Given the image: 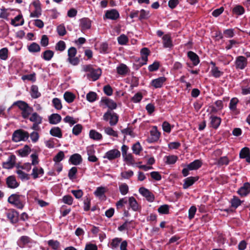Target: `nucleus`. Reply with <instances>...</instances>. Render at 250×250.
I'll use <instances>...</instances> for the list:
<instances>
[{
    "instance_id": "9b49d317",
    "label": "nucleus",
    "mask_w": 250,
    "mask_h": 250,
    "mask_svg": "<svg viewBox=\"0 0 250 250\" xmlns=\"http://www.w3.org/2000/svg\"><path fill=\"white\" fill-rule=\"evenodd\" d=\"M238 103L239 100L236 97L232 98L230 101L229 107L233 115H237L240 113V110L237 107Z\"/></svg>"
},
{
    "instance_id": "bf43d9fd",
    "label": "nucleus",
    "mask_w": 250,
    "mask_h": 250,
    "mask_svg": "<svg viewBox=\"0 0 250 250\" xmlns=\"http://www.w3.org/2000/svg\"><path fill=\"white\" fill-rule=\"evenodd\" d=\"M47 243L54 250H58L60 247V243L57 240H50L48 241Z\"/></svg>"
},
{
    "instance_id": "4c0bfd02",
    "label": "nucleus",
    "mask_w": 250,
    "mask_h": 250,
    "mask_svg": "<svg viewBox=\"0 0 250 250\" xmlns=\"http://www.w3.org/2000/svg\"><path fill=\"white\" fill-rule=\"evenodd\" d=\"M24 23V20L21 15H19L12 19L11 24L15 26L22 25Z\"/></svg>"
},
{
    "instance_id": "dca6fc26",
    "label": "nucleus",
    "mask_w": 250,
    "mask_h": 250,
    "mask_svg": "<svg viewBox=\"0 0 250 250\" xmlns=\"http://www.w3.org/2000/svg\"><path fill=\"white\" fill-rule=\"evenodd\" d=\"M6 184L7 187L11 189L16 188L20 185L19 183L17 181L15 176L13 175L9 176L6 178Z\"/></svg>"
},
{
    "instance_id": "0e129e2a",
    "label": "nucleus",
    "mask_w": 250,
    "mask_h": 250,
    "mask_svg": "<svg viewBox=\"0 0 250 250\" xmlns=\"http://www.w3.org/2000/svg\"><path fill=\"white\" fill-rule=\"evenodd\" d=\"M133 152L136 155L140 154V152L142 150V146L139 142H137L134 144L132 147Z\"/></svg>"
},
{
    "instance_id": "680f3d73",
    "label": "nucleus",
    "mask_w": 250,
    "mask_h": 250,
    "mask_svg": "<svg viewBox=\"0 0 250 250\" xmlns=\"http://www.w3.org/2000/svg\"><path fill=\"white\" fill-rule=\"evenodd\" d=\"M169 210V207L167 205H162L158 208V211L160 214H168Z\"/></svg>"
},
{
    "instance_id": "09e8293b",
    "label": "nucleus",
    "mask_w": 250,
    "mask_h": 250,
    "mask_svg": "<svg viewBox=\"0 0 250 250\" xmlns=\"http://www.w3.org/2000/svg\"><path fill=\"white\" fill-rule=\"evenodd\" d=\"M119 190L122 195H125L129 192L128 186L126 183H122L119 185Z\"/></svg>"
},
{
    "instance_id": "0eeeda50",
    "label": "nucleus",
    "mask_w": 250,
    "mask_h": 250,
    "mask_svg": "<svg viewBox=\"0 0 250 250\" xmlns=\"http://www.w3.org/2000/svg\"><path fill=\"white\" fill-rule=\"evenodd\" d=\"M77 49L74 47H71L68 50L67 61L73 65H77L80 62V60L76 57Z\"/></svg>"
},
{
    "instance_id": "393cba45",
    "label": "nucleus",
    "mask_w": 250,
    "mask_h": 250,
    "mask_svg": "<svg viewBox=\"0 0 250 250\" xmlns=\"http://www.w3.org/2000/svg\"><path fill=\"white\" fill-rule=\"evenodd\" d=\"M62 117L57 113H53L48 117L49 123L51 125H56L61 122Z\"/></svg>"
},
{
    "instance_id": "3c124183",
    "label": "nucleus",
    "mask_w": 250,
    "mask_h": 250,
    "mask_svg": "<svg viewBox=\"0 0 250 250\" xmlns=\"http://www.w3.org/2000/svg\"><path fill=\"white\" fill-rule=\"evenodd\" d=\"M117 41L120 45H126L128 42V38L125 35L123 34L117 38Z\"/></svg>"
},
{
    "instance_id": "f03ea898",
    "label": "nucleus",
    "mask_w": 250,
    "mask_h": 250,
    "mask_svg": "<svg viewBox=\"0 0 250 250\" xmlns=\"http://www.w3.org/2000/svg\"><path fill=\"white\" fill-rule=\"evenodd\" d=\"M12 105H17L19 107L21 111V116L24 119H28L33 110L32 107H30L27 103L23 101H16L13 103Z\"/></svg>"
},
{
    "instance_id": "13d9d810",
    "label": "nucleus",
    "mask_w": 250,
    "mask_h": 250,
    "mask_svg": "<svg viewBox=\"0 0 250 250\" xmlns=\"http://www.w3.org/2000/svg\"><path fill=\"white\" fill-rule=\"evenodd\" d=\"M134 175V172L131 170L124 171L121 173V176L122 179H128Z\"/></svg>"
},
{
    "instance_id": "a211bd4d",
    "label": "nucleus",
    "mask_w": 250,
    "mask_h": 250,
    "mask_svg": "<svg viewBox=\"0 0 250 250\" xmlns=\"http://www.w3.org/2000/svg\"><path fill=\"white\" fill-rule=\"evenodd\" d=\"M119 16L120 14L118 11L116 9H113L106 11L104 18L112 20H116L119 18Z\"/></svg>"
},
{
    "instance_id": "4468645a",
    "label": "nucleus",
    "mask_w": 250,
    "mask_h": 250,
    "mask_svg": "<svg viewBox=\"0 0 250 250\" xmlns=\"http://www.w3.org/2000/svg\"><path fill=\"white\" fill-rule=\"evenodd\" d=\"M16 162V157L15 155H10L7 161L2 163V167L5 169H11L14 167Z\"/></svg>"
},
{
    "instance_id": "7ed1b4c3",
    "label": "nucleus",
    "mask_w": 250,
    "mask_h": 250,
    "mask_svg": "<svg viewBox=\"0 0 250 250\" xmlns=\"http://www.w3.org/2000/svg\"><path fill=\"white\" fill-rule=\"evenodd\" d=\"M83 70L86 72H88L86 76L88 79H91L93 81L97 80L102 74V70L100 68L94 69L91 64L84 65Z\"/></svg>"
},
{
    "instance_id": "a18cd8bd",
    "label": "nucleus",
    "mask_w": 250,
    "mask_h": 250,
    "mask_svg": "<svg viewBox=\"0 0 250 250\" xmlns=\"http://www.w3.org/2000/svg\"><path fill=\"white\" fill-rule=\"evenodd\" d=\"M30 242V238L27 236H22L20 237L18 241L19 246L23 247L25 245Z\"/></svg>"
},
{
    "instance_id": "473e14b6",
    "label": "nucleus",
    "mask_w": 250,
    "mask_h": 250,
    "mask_svg": "<svg viewBox=\"0 0 250 250\" xmlns=\"http://www.w3.org/2000/svg\"><path fill=\"white\" fill-rule=\"evenodd\" d=\"M54 55V52L53 51L51 50H46L42 53L41 57L46 61H49L52 59Z\"/></svg>"
},
{
    "instance_id": "2eb2a0df",
    "label": "nucleus",
    "mask_w": 250,
    "mask_h": 250,
    "mask_svg": "<svg viewBox=\"0 0 250 250\" xmlns=\"http://www.w3.org/2000/svg\"><path fill=\"white\" fill-rule=\"evenodd\" d=\"M92 21L88 18H83L80 20V27L82 32L91 28Z\"/></svg>"
},
{
    "instance_id": "37998d69",
    "label": "nucleus",
    "mask_w": 250,
    "mask_h": 250,
    "mask_svg": "<svg viewBox=\"0 0 250 250\" xmlns=\"http://www.w3.org/2000/svg\"><path fill=\"white\" fill-rule=\"evenodd\" d=\"M30 151V148L27 145H25L22 148L18 150L17 152L21 157H26L29 154Z\"/></svg>"
},
{
    "instance_id": "49530a36",
    "label": "nucleus",
    "mask_w": 250,
    "mask_h": 250,
    "mask_svg": "<svg viewBox=\"0 0 250 250\" xmlns=\"http://www.w3.org/2000/svg\"><path fill=\"white\" fill-rule=\"evenodd\" d=\"M122 239L121 238H114L113 239H112L110 243V247L112 249H117L118 246H119V244L122 243Z\"/></svg>"
},
{
    "instance_id": "58836bf2",
    "label": "nucleus",
    "mask_w": 250,
    "mask_h": 250,
    "mask_svg": "<svg viewBox=\"0 0 250 250\" xmlns=\"http://www.w3.org/2000/svg\"><path fill=\"white\" fill-rule=\"evenodd\" d=\"M63 98L67 103H71L75 99L76 96L73 93L66 91L63 94Z\"/></svg>"
},
{
    "instance_id": "052dcab7",
    "label": "nucleus",
    "mask_w": 250,
    "mask_h": 250,
    "mask_svg": "<svg viewBox=\"0 0 250 250\" xmlns=\"http://www.w3.org/2000/svg\"><path fill=\"white\" fill-rule=\"evenodd\" d=\"M52 104L57 110H61L62 107L61 101L59 98H54L52 100Z\"/></svg>"
},
{
    "instance_id": "e2e57ef3",
    "label": "nucleus",
    "mask_w": 250,
    "mask_h": 250,
    "mask_svg": "<svg viewBox=\"0 0 250 250\" xmlns=\"http://www.w3.org/2000/svg\"><path fill=\"white\" fill-rule=\"evenodd\" d=\"M229 160L227 156L220 157L217 161V164L220 166L229 165Z\"/></svg>"
},
{
    "instance_id": "c03bdc74",
    "label": "nucleus",
    "mask_w": 250,
    "mask_h": 250,
    "mask_svg": "<svg viewBox=\"0 0 250 250\" xmlns=\"http://www.w3.org/2000/svg\"><path fill=\"white\" fill-rule=\"evenodd\" d=\"M99 52L102 54H107L110 52L108 44L106 42H104L100 44Z\"/></svg>"
},
{
    "instance_id": "aec40b11",
    "label": "nucleus",
    "mask_w": 250,
    "mask_h": 250,
    "mask_svg": "<svg viewBox=\"0 0 250 250\" xmlns=\"http://www.w3.org/2000/svg\"><path fill=\"white\" fill-rule=\"evenodd\" d=\"M141 59L142 62H141V65H145L147 63L148 61V56L150 54V50L146 47L143 48L140 51Z\"/></svg>"
},
{
    "instance_id": "72a5a7b5",
    "label": "nucleus",
    "mask_w": 250,
    "mask_h": 250,
    "mask_svg": "<svg viewBox=\"0 0 250 250\" xmlns=\"http://www.w3.org/2000/svg\"><path fill=\"white\" fill-rule=\"evenodd\" d=\"M210 119L211 126L214 128H218L221 124V119L217 116H211Z\"/></svg>"
},
{
    "instance_id": "c85d7f7f",
    "label": "nucleus",
    "mask_w": 250,
    "mask_h": 250,
    "mask_svg": "<svg viewBox=\"0 0 250 250\" xmlns=\"http://www.w3.org/2000/svg\"><path fill=\"white\" fill-rule=\"evenodd\" d=\"M188 56L192 62L194 66L197 65L200 62V60L198 56L194 52L190 51L188 53Z\"/></svg>"
},
{
    "instance_id": "2f4dec72",
    "label": "nucleus",
    "mask_w": 250,
    "mask_h": 250,
    "mask_svg": "<svg viewBox=\"0 0 250 250\" xmlns=\"http://www.w3.org/2000/svg\"><path fill=\"white\" fill-rule=\"evenodd\" d=\"M30 95L33 99H37L41 97V93L39 91L38 86L36 85H32L30 88Z\"/></svg>"
},
{
    "instance_id": "f704fd0d",
    "label": "nucleus",
    "mask_w": 250,
    "mask_h": 250,
    "mask_svg": "<svg viewBox=\"0 0 250 250\" xmlns=\"http://www.w3.org/2000/svg\"><path fill=\"white\" fill-rule=\"evenodd\" d=\"M50 134L53 136L61 138L62 134L61 128L59 127L55 126L52 127L50 130Z\"/></svg>"
},
{
    "instance_id": "6e6d98bb",
    "label": "nucleus",
    "mask_w": 250,
    "mask_h": 250,
    "mask_svg": "<svg viewBox=\"0 0 250 250\" xmlns=\"http://www.w3.org/2000/svg\"><path fill=\"white\" fill-rule=\"evenodd\" d=\"M66 48V44L63 41H59L55 45V50L60 52L63 51Z\"/></svg>"
},
{
    "instance_id": "a878e982",
    "label": "nucleus",
    "mask_w": 250,
    "mask_h": 250,
    "mask_svg": "<svg viewBox=\"0 0 250 250\" xmlns=\"http://www.w3.org/2000/svg\"><path fill=\"white\" fill-rule=\"evenodd\" d=\"M250 192V184L245 183L238 191V193L242 196H246Z\"/></svg>"
},
{
    "instance_id": "b1692460",
    "label": "nucleus",
    "mask_w": 250,
    "mask_h": 250,
    "mask_svg": "<svg viewBox=\"0 0 250 250\" xmlns=\"http://www.w3.org/2000/svg\"><path fill=\"white\" fill-rule=\"evenodd\" d=\"M83 159L81 155L75 153L72 155L69 159V162L74 165H79L82 162Z\"/></svg>"
},
{
    "instance_id": "6ab92c4d",
    "label": "nucleus",
    "mask_w": 250,
    "mask_h": 250,
    "mask_svg": "<svg viewBox=\"0 0 250 250\" xmlns=\"http://www.w3.org/2000/svg\"><path fill=\"white\" fill-rule=\"evenodd\" d=\"M139 191L140 193L145 197L147 201L149 202H153L154 200V196L151 193L148 189L144 187H141Z\"/></svg>"
},
{
    "instance_id": "5701e85b",
    "label": "nucleus",
    "mask_w": 250,
    "mask_h": 250,
    "mask_svg": "<svg viewBox=\"0 0 250 250\" xmlns=\"http://www.w3.org/2000/svg\"><path fill=\"white\" fill-rule=\"evenodd\" d=\"M128 202L129 206L133 211H137L141 208L140 206L134 197H129L128 199Z\"/></svg>"
},
{
    "instance_id": "ddd939ff",
    "label": "nucleus",
    "mask_w": 250,
    "mask_h": 250,
    "mask_svg": "<svg viewBox=\"0 0 250 250\" xmlns=\"http://www.w3.org/2000/svg\"><path fill=\"white\" fill-rule=\"evenodd\" d=\"M167 81L165 77H160L157 79L152 80L150 82V85L154 88H160L163 86Z\"/></svg>"
},
{
    "instance_id": "412c9836",
    "label": "nucleus",
    "mask_w": 250,
    "mask_h": 250,
    "mask_svg": "<svg viewBox=\"0 0 250 250\" xmlns=\"http://www.w3.org/2000/svg\"><path fill=\"white\" fill-rule=\"evenodd\" d=\"M239 157L241 159H245L246 161L250 163V149L247 147L242 148L239 153Z\"/></svg>"
},
{
    "instance_id": "1a4fd4ad",
    "label": "nucleus",
    "mask_w": 250,
    "mask_h": 250,
    "mask_svg": "<svg viewBox=\"0 0 250 250\" xmlns=\"http://www.w3.org/2000/svg\"><path fill=\"white\" fill-rule=\"evenodd\" d=\"M100 106L103 108L108 107L109 110H112L117 108L116 103L112 100L108 98H103L100 101Z\"/></svg>"
},
{
    "instance_id": "423d86ee",
    "label": "nucleus",
    "mask_w": 250,
    "mask_h": 250,
    "mask_svg": "<svg viewBox=\"0 0 250 250\" xmlns=\"http://www.w3.org/2000/svg\"><path fill=\"white\" fill-rule=\"evenodd\" d=\"M28 132L22 129L15 131L12 135V140L15 142L26 141L29 138Z\"/></svg>"
},
{
    "instance_id": "4be33fe9",
    "label": "nucleus",
    "mask_w": 250,
    "mask_h": 250,
    "mask_svg": "<svg viewBox=\"0 0 250 250\" xmlns=\"http://www.w3.org/2000/svg\"><path fill=\"white\" fill-rule=\"evenodd\" d=\"M163 44L164 48H171L173 46L170 34H167L162 37Z\"/></svg>"
},
{
    "instance_id": "7c9ffc66",
    "label": "nucleus",
    "mask_w": 250,
    "mask_h": 250,
    "mask_svg": "<svg viewBox=\"0 0 250 250\" xmlns=\"http://www.w3.org/2000/svg\"><path fill=\"white\" fill-rule=\"evenodd\" d=\"M116 70L117 73L122 76L125 75L129 71L128 67L124 63H121L118 66Z\"/></svg>"
},
{
    "instance_id": "ea45409f",
    "label": "nucleus",
    "mask_w": 250,
    "mask_h": 250,
    "mask_svg": "<svg viewBox=\"0 0 250 250\" xmlns=\"http://www.w3.org/2000/svg\"><path fill=\"white\" fill-rule=\"evenodd\" d=\"M28 50L31 53H37L41 51L40 45L36 42H32L28 46Z\"/></svg>"
},
{
    "instance_id": "5fc2aeb1",
    "label": "nucleus",
    "mask_w": 250,
    "mask_h": 250,
    "mask_svg": "<svg viewBox=\"0 0 250 250\" xmlns=\"http://www.w3.org/2000/svg\"><path fill=\"white\" fill-rule=\"evenodd\" d=\"M104 132L109 136H111L115 137H117L118 134L117 131L114 130L111 127H105L104 128Z\"/></svg>"
},
{
    "instance_id": "c9c22d12",
    "label": "nucleus",
    "mask_w": 250,
    "mask_h": 250,
    "mask_svg": "<svg viewBox=\"0 0 250 250\" xmlns=\"http://www.w3.org/2000/svg\"><path fill=\"white\" fill-rule=\"evenodd\" d=\"M89 135L90 138L94 140L100 141L103 138L102 134L94 129L90 130Z\"/></svg>"
},
{
    "instance_id": "20e7f679",
    "label": "nucleus",
    "mask_w": 250,
    "mask_h": 250,
    "mask_svg": "<svg viewBox=\"0 0 250 250\" xmlns=\"http://www.w3.org/2000/svg\"><path fill=\"white\" fill-rule=\"evenodd\" d=\"M103 119L104 121L108 122L110 126H114L118 122L119 116L113 111L107 110L104 113Z\"/></svg>"
},
{
    "instance_id": "338daca9",
    "label": "nucleus",
    "mask_w": 250,
    "mask_h": 250,
    "mask_svg": "<svg viewBox=\"0 0 250 250\" xmlns=\"http://www.w3.org/2000/svg\"><path fill=\"white\" fill-rule=\"evenodd\" d=\"M128 202V200L126 197L120 199L116 204L117 208L119 209L122 208L125 204Z\"/></svg>"
},
{
    "instance_id": "774afa93",
    "label": "nucleus",
    "mask_w": 250,
    "mask_h": 250,
    "mask_svg": "<svg viewBox=\"0 0 250 250\" xmlns=\"http://www.w3.org/2000/svg\"><path fill=\"white\" fill-rule=\"evenodd\" d=\"M64 158V154L63 151H60L54 157L53 161L56 163H60Z\"/></svg>"
},
{
    "instance_id": "603ef678",
    "label": "nucleus",
    "mask_w": 250,
    "mask_h": 250,
    "mask_svg": "<svg viewBox=\"0 0 250 250\" xmlns=\"http://www.w3.org/2000/svg\"><path fill=\"white\" fill-rule=\"evenodd\" d=\"M210 73L216 78L220 77L223 74V72L220 71L218 67H211Z\"/></svg>"
},
{
    "instance_id": "9d476101",
    "label": "nucleus",
    "mask_w": 250,
    "mask_h": 250,
    "mask_svg": "<svg viewBox=\"0 0 250 250\" xmlns=\"http://www.w3.org/2000/svg\"><path fill=\"white\" fill-rule=\"evenodd\" d=\"M234 64L236 69H244L248 64L247 58L243 56H239L237 57L235 59Z\"/></svg>"
},
{
    "instance_id": "f257e3e1",
    "label": "nucleus",
    "mask_w": 250,
    "mask_h": 250,
    "mask_svg": "<svg viewBox=\"0 0 250 250\" xmlns=\"http://www.w3.org/2000/svg\"><path fill=\"white\" fill-rule=\"evenodd\" d=\"M7 201L16 208L22 209L26 203V197L25 195L17 193L11 194L8 197Z\"/></svg>"
},
{
    "instance_id": "de8ad7c7",
    "label": "nucleus",
    "mask_w": 250,
    "mask_h": 250,
    "mask_svg": "<svg viewBox=\"0 0 250 250\" xmlns=\"http://www.w3.org/2000/svg\"><path fill=\"white\" fill-rule=\"evenodd\" d=\"M124 160L128 166H133L135 164V160L132 155L130 153L126 154L123 156Z\"/></svg>"
},
{
    "instance_id": "e433bc0d",
    "label": "nucleus",
    "mask_w": 250,
    "mask_h": 250,
    "mask_svg": "<svg viewBox=\"0 0 250 250\" xmlns=\"http://www.w3.org/2000/svg\"><path fill=\"white\" fill-rule=\"evenodd\" d=\"M202 165V162L200 160H195L188 165L190 170H196L200 168Z\"/></svg>"
},
{
    "instance_id": "a19ab883",
    "label": "nucleus",
    "mask_w": 250,
    "mask_h": 250,
    "mask_svg": "<svg viewBox=\"0 0 250 250\" xmlns=\"http://www.w3.org/2000/svg\"><path fill=\"white\" fill-rule=\"evenodd\" d=\"M245 11L244 8L240 5H236L232 10V13L237 16L243 15L245 13Z\"/></svg>"
},
{
    "instance_id": "c756f323",
    "label": "nucleus",
    "mask_w": 250,
    "mask_h": 250,
    "mask_svg": "<svg viewBox=\"0 0 250 250\" xmlns=\"http://www.w3.org/2000/svg\"><path fill=\"white\" fill-rule=\"evenodd\" d=\"M43 174L44 170L42 168L35 167L32 169L31 175L34 179H36L41 176H42Z\"/></svg>"
},
{
    "instance_id": "cd10ccee",
    "label": "nucleus",
    "mask_w": 250,
    "mask_h": 250,
    "mask_svg": "<svg viewBox=\"0 0 250 250\" xmlns=\"http://www.w3.org/2000/svg\"><path fill=\"white\" fill-rule=\"evenodd\" d=\"M18 215L17 211H15L14 209H12L6 214L7 217L13 224L16 223L18 222Z\"/></svg>"
},
{
    "instance_id": "f3484780",
    "label": "nucleus",
    "mask_w": 250,
    "mask_h": 250,
    "mask_svg": "<svg viewBox=\"0 0 250 250\" xmlns=\"http://www.w3.org/2000/svg\"><path fill=\"white\" fill-rule=\"evenodd\" d=\"M150 135L149 139L150 142H155L159 139L161 133L158 130L156 126H153L150 131Z\"/></svg>"
},
{
    "instance_id": "39448f33",
    "label": "nucleus",
    "mask_w": 250,
    "mask_h": 250,
    "mask_svg": "<svg viewBox=\"0 0 250 250\" xmlns=\"http://www.w3.org/2000/svg\"><path fill=\"white\" fill-rule=\"evenodd\" d=\"M30 122L33 123L31 129L35 131H39L41 128L39 125L41 124L42 122V117L37 112H33L30 117L29 118Z\"/></svg>"
},
{
    "instance_id": "69168bd1",
    "label": "nucleus",
    "mask_w": 250,
    "mask_h": 250,
    "mask_svg": "<svg viewBox=\"0 0 250 250\" xmlns=\"http://www.w3.org/2000/svg\"><path fill=\"white\" fill-rule=\"evenodd\" d=\"M241 201L236 196H233V198L231 200V207L237 208L241 204Z\"/></svg>"
},
{
    "instance_id": "6e6552de",
    "label": "nucleus",
    "mask_w": 250,
    "mask_h": 250,
    "mask_svg": "<svg viewBox=\"0 0 250 250\" xmlns=\"http://www.w3.org/2000/svg\"><path fill=\"white\" fill-rule=\"evenodd\" d=\"M30 6H33L34 10L30 12V18H39L42 15V4L40 0H34L30 4Z\"/></svg>"
},
{
    "instance_id": "bb28decb",
    "label": "nucleus",
    "mask_w": 250,
    "mask_h": 250,
    "mask_svg": "<svg viewBox=\"0 0 250 250\" xmlns=\"http://www.w3.org/2000/svg\"><path fill=\"white\" fill-rule=\"evenodd\" d=\"M198 179L197 177H189L184 180L183 188L187 189L192 186Z\"/></svg>"
},
{
    "instance_id": "4d7b16f0",
    "label": "nucleus",
    "mask_w": 250,
    "mask_h": 250,
    "mask_svg": "<svg viewBox=\"0 0 250 250\" xmlns=\"http://www.w3.org/2000/svg\"><path fill=\"white\" fill-rule=\"evenodd\" d=\"M8 58V49L6 47H4L0 49V59L5 61Z\"/></svg>"
},
{
    "instance_id": "864d4df0",
    "label": "nucleus",
    "mask_w": 250,
    "mask_h": 250,
    "mask_svg": "<svg viewBox=\"0 0 250 250\" xmlns=\"http://www.w3.org/2000/svg\"><path fill=\"white\" fill-rule=\"evenodd\" d=\"M36 73L35 72L29 75H24L21 77L23 81L27 80L32 82H35L36 81Z\"/></svg>"
},
{
    "instance_id": "79ce46f5",
    "label": "nucleus",
    "mask_w": 250,
    "mask_h": 250,
    "mask_svg": "<svg viewBox=\"0 0 250 250\" xmlns=\"http://www.w3.org/2000/svg\"><path fill=\"white\" fill-rule=\"evenodd\" d=\"M165 163L167 165L174 164L178 160V157L175 155H168L164 157Z\"/></svg>"
},
{
    "instance_id": "8fccbe9b",
    "label": "nucleus",
    "mask_w": 250,
    "mask_h": 250,
    "mask_svg": "<svg viewBox=\"0 0 250 250\" xmlns=\"http://www.w3.org/2000/svg\"><path fill=\"white\" fill-rule=\"evenodd\" d=\"M86 100L90 103H93L97 99V94L96 92L90 91L86 95Z\"/></svg>"
},
{
    "instance_id": "f8f14e48",
    "label": "nucleus",
    "mask_w": 250,
    "mask_h": 250,
    "mask_svg": "<svg viewBox=\"0 0 250 250\" xmlns=\"http://www.w3.org/2000/svg\"><path fill=\"white\" fill-rule=\"evenodd\" d=\"M120 156L121 153L119 150L117 149H113L107 151L105 153L104 158H106L108 160L111 161L119 158Z\"/></svg>"
}]
</instances>
